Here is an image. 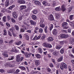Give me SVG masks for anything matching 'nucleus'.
<instances>
[{"mask_svg": "<svg viewBox=\"0 0 74 74\" xmlns=\"http://www.w3.org/2000/svg\"><path fill=\"white\" fill-rule=\"evenodd\" d=\"M60 36V37L62 38H68L69 37V35L68 34H61Z\"/></svg>", "mask_w": 74, "mask_h": 74, "instance_id": "obj_5", "label": "nucleus"}, {"mask_svg": "<svg viewBox=\"0 0 74 74\" xmlns=\"http://www.w3.org/2000/svg\"><path fill=\"white\" fill-rule=\"evenodd\" d=\"M37 36L35 35V36L33 38V40H37Z\"/></svg>", "mask_w": 74, "mask_h": 74, "instance_id": "obj_63", "label": "nucleus"}, {"mask_svg": "<svg viewBox=\"0 0 74 74\" xmlns=\"http://www.w3.org/2000/svg\"><path fill=\"white\" fill-rule=\"evenodd\" d=\"M30 22L31 25L32 26H36V22L34 21H33V20H31L30 21Z\"/></svg>", "mask_w": 74, "mask_h": 74, "instance_id": "obj_11", "label": "nucleus"}, {"mask_svg": "<svg viewBox=\"0 0 74 74\" xmlns=\"http://www.w3.org/2000/svg\"><path fill=\"white\" fill-rule=\"evenodd\" d=\"M52 33L54 36H56L58 34V30L56 29H54L52 30Z\"/></svg>", "mask_w": 74, "mask_h": 74, "instance_id": "obj_8", "label": "nucleus"}, {"mask_svg": "<svg viewBox=\"0 0 74 74\" xmlns=\"http://www.w3.org/2000/svg\"><path fill=\"white\" fill-rule=\"evenodd\" d=\"M38 51L40 53H42L43 52L42 49L41 48H39L38 49Z\"/></svg>", "mask_w": 74, "mask_h": 74, "instance_id": "obj_32", "label": "nucleus"}, {"mask_svg": "<svg viewBox=\"0 0 74 74\" xmlns=\"http://www.w3.org/2000/svg\"><path fill=\"white\" fill-rule=\"evenodd\" d=\"M3 36H6L7 35V31L6 30V29H4L2 33Z\"/></svg>", "mask_w": 74, "mask_h": 74, "instance_id": "obj_22", "label": "nucleus"}, {"mask_svg": "<svg viewBox=\"0 0 74 74\" xmlns=\"http://www.w3.org/2000/svg\"><path fill=\"white\" fill-rule=\"evenodd\" d=\"M18 2L20 4H25L26 3L25 0H18Z\"/></svg>", "mask_w": 74, "mask_h": 74, "instance_id": "obj_20", "label": "nucleus"}, {"mask_svg": "<svg viewBox=\"0 0 74 74\" xmlns=\"http://www.w3.org/2000/svg\"><path fill=\"white\" fill-rule=\"evenodd\" d=\"M20 58H21L20 55L18 54L16 56V60L17 62H20Z\"/></svg>", "mask_w": 74, "mask_h": 74, "instance_id": "obj_9", "label": "nucleus"}, {"mask_svg": "<svg viewBox=\"0 0 74 74\" xmlns=\"http://www.w3.org/2000/svg\"><path fill=\"white\" fill-rule=\"evenodd\" d=\"M11 52H15L16 53L18 52V50L16 49V47H14L12 48V49L11 51Z\"/></svg>", "mask_w": 74, "mask_h": 74, "instance_id": "obj_12", "label": "nucleus"}, {"mask_svg": "<svg viewBox=\"0 0 74 74\" xmlns=\"http://www.w3.org/2000/svg\"><path fill=\"white\" fill-rule=\"evenodd\" d=\"M10 62H8L5 63V66H9L10 67H13V66L11 64Z\"/></svg>", "mask_w": 74, "mask_h": 74, "instance_id": "obj_18", "label": "nucleus"}, {"mask_svg": "<svg viewBox=\"0 0 74 74\" xmlns=\"http://www.w3.org/2000/svg\"><path fill=\"white\" fill-rule=\"evenodd\" d=\"M26 8V6L24 5H21L19 8V11H21L23 10V9H25V8Z\"/></svg>", "mask_w": 74, "mask_h": 74, "instance_id": "obj_10", "label": "nucleus"}, {"mask_svg": "<svg viewBox=\"0 0 74 74\" xmlns=\"http://www.w3.org/2000/svg\"><path fill=\"white\" fill-rule=\"evenodd\" d=\"M26 37V40H27V41H29V36L27 35H26L25 36Z\"/></svg>", "mask_w": 74, "mask_h": 74, "instance_id": "obj_54", "label": "nucleus"}, {"mask_svg": "<svg viewBox=\"0 0 74 74\" xmlns=\"http://www.w3.org/2000/svg\"><path fill=\"white\" fill-rule=\"evenodd\" d=\"M14 27L16 30H19V26L18 25H15Z\"/></svg>", "mask_w": 74, "mask_h": 74, "instance_id": "obj_36", "label": "nucleus"}, {"mask_svg": "<svg viewBox=\"0 0 74 74\" xmlns=\"http://www.w3.org/2000/svg\"><path fill=\"white\" fill-rule=\"evenodd\" d=\"M65 43V41H62L61 42H60V44L61 45H64V44Z\"/></svg>", "mask_w": 74, "mask_h": 74, "instance_id": "obj_49", "label": "nucleus"}, {"mask_svg": "<svg viewBox=\"0 0 74 74\" xmlns=\"http://www.w3.org/2000/svg\"><path fill=\"white\" fill-rule=\"evenodd\" d=\"M42 46L46 48H51L52 47V45L51 44L47 42H43L42 44Z\"/></svg>", "mask_w": 74, "mask_h": 74, "instance_id": "obj_1", "label": "nucleus"}, {"mask_svg": "<svg viewBox=\"0 0 74 74\" xmlns=\"http://www.w3.org/2000/svg\"><path fill=\"white\" fill-rule=\"evenodd\" d=\"M64 49L62 48L60 50V53H61L62 54H63L64 53Z\"/></svg>", "mask_w": 74, "mask_h": 74, "instance_id": "obj_45", "label": "nucleus"}, {"mask_svg": "<svg viewBox=\"0 0 74 74\" xmlns=\"http://www.w3.org/2000/svg\"><path fill=\"white\" fill-rule=\"evenodd\" d=\"M52 3L53 4V5H56V2L54 1H53L52 2Z\"/></svg>", "mask_w": 74, "mask_h": 74, "instance_id": "obj_58", "label": "nucleus"}, {"mask_svg": "<svg viewBox=\"0 0 74 74\" xmlns=\"http://www.w3.org/2000/svg\"><path fill=\"white\" fill-rule=\"evenodd\" d=\"M47 28H48V27L47 26L45 27V33H48V30L47 29Z\"/></svg>", "mask_w": 74, "mask_h": 74, "instance_id": "obj_42", "label": "nucleus"}, {"mask_svg": "<svg viewBox=\"0 0 74 74\" xmlns=\"http://www.w3.org/2000/svg\"><path fill=\"white\" fill-rule=\"evenodd\" d=\"M70 42L71 43H73L74 42V38H73L70 39Z\"/></svg>", "mask_w": 74, "mask_h": 74, "instance_id": "obj_47", "label": "nucleus"}, {"mask_svg": "<svg viewBox=\"0 0 74 74\" xmlns=\"http://www.w3.org/2000/svg\"><path fill=\"white\" fill-rule=\"evenodd\" d=\"M35 64L36 66H38L40 64V61L39 60H36L35 61Z\"/></svg>", "mask_w": 74, "mask_h": 74, "instance_id": "obj_7", "label": "nucleus"}, {"mask_svg": "<svg viewBox=\"0 0 74 74\" xmlns=\"http://www.w3.org/2000/svg\"><path fill=\"white\" fill-rule=\"evenodd\" d=\"M19 68H20V69H21L22 70H26V68H25V67L24 66H19Z\"/></svg>", "mask_w": 74, "mask_h": 74, "instance_id": "obj_40", "label": "nucleus"}, {"mask_svg": "<svg viewBox=\"0 0 74 74\" xmlns=\"http://www.w3.org/2000/svg\"><path fill=\"white\" fill-rule=\"evenodd\" d=\"M15 5H13L12 6L8 8V10H11L12 8H13L14 7H15Z\"/></svg>", "mask_w": 74, "mask_h": 74, "instance_id": "obj_43", "label": "nucleus"}, {"mask_svg": "<svg viewBox=\"0 0 74 74\" xmlns=\"http://www.w3.org/2000/svg\"><path fill=\"white\" fill-rule=\"evenodd\" d=\"M32 18L34 20H36V19H37V17L34 14H33L32 16Z\"/></svg>", "mask_w": 74, "mask_h": 74, "instance_id": "obj_31", "label": "nucleus"}, {"mask_svg": "<svg viewBox=\"0 0 74 74\" xmlns=\"http://www.w3.org/2000/svg\"><path fill=\"white\" fill-rule=\"evenodd\" d=\"M14 59V56H11L8 59V60H12Z\"/></svg>", "mask_w": 74, "mask_h": 74, "instance_id": "obj_24", "label": "nucleus"}, {"mask_svg": "<svg viewBox=\"0 0 74 74\" xmlns=\"http://www.w3.org/2000/svg\"><path fill=\"white\" fill-rule=\"evenodd\" d=\"M38 32L39 33H40V34L42 33L43 32V29L41 28L39 29Z\"/></svg>", "mask_w": 74, "mask_h": 74, "instance_id": "obj_33", "label": "nucleus"}, {"mask_svg": "<svg viewBox=\"0 0 74 74\" xmlns=\"http://www.w3.org/2000/svg\"><path fill=\"white\" fill-rule=\"evenodd\" d=\"M53 55L55 56V57H58V54H59V53H58V51H54L53 53Z\"/></svg>", "mask_w": 74, "mask_h": 74, "instance_id": "obj_19", "label": "nucleus"}, {"mask_svg": "<svg viewBox=\"0 0 74 74\" xmlns=\"http://www.w3.org/2000/svg\"><path fill=\"white\" fill-rule=\"evenodd\" d=\"M34 3L36 5H39V6L41 5V3L38 1H35Z\"/></svg>", "mask_w": 74, "mask_h": 74, "instance_id": "obj_16", "label": "nucleus"}, {"mask_svg": "<svg viewBox=\"0 0 74 74\" xmlns=\"http://www.w3.org/2000/svg\"><path fill=\"white\" fill-rule=\"evenodd\" d=\"M8 34L9 36H10V37H12V34L11 32L10 31H8Z\"/></svg>", "mask_w": 74, "mask_h": 74, "instance_id": "obj_53", "label": "nucleus"}, {"mask_svg": "<svg viewBox=\"0 0 74 74\" xmlns=\"http://www.w3.org/2000/svg\"><path fill=\"white\" fill-rule=\"evenodd\" d=\"M61 10L63 12H64L66 10V8H65V6L64 5H63L61 6Z\"/></svg>", "mask_w": 74, "mask_h": 74, "instance_id": "obj_13", "label": "nucleus"}, {"mask_svg": "<svg viewBox=\"0 0 74 74\" xmlns=\"http://www.w3.org/2000/svg\"><path fill=\"white\" fill-rule=\"evenodd\" d=\"M42 4L45 6H46L47 4V2L46 1H44L42 2Z\"/></svg>", "mask_w": 74, "mask_h": 74, "instance_id": "obj_44", "label": "nucleus"}, {"mask_svg": "<svg viewBox=\"0 0 74 74\" xmlns=\"http://www.w3.org/2000/svg\"><path fill=\"white\" fill-rule=\"evenodd\" d=\"M47 70L48 73H50L51 71V69L47 67Z\"/></svg>", "mask_w": 74, "mask_h": 74, "instance_id": "obj_51", "label": "nucleus"}, {"mask_svg": "<svg viewBox=\"0 0 74 74\" xmlns=\"http://www.w3.org/2000/svg\"><path fill=\"white\" fill-rule=\"evenodd\" d=\"M72 10V8L71 7H70L68 9V12H70Z\"/></svg>", "mask_w": 74, "mask_h": 74, "instance_id": "obj_52", "label": "nucleus"}, {"mask_svg": "<svg viewBox=\"0 0 74 74\" xmlns=\"http://www.w3.org/2000/svg\"><path fill=\"white\" fill-rule=\"evenodd\" d=\"M55 26L56 29H59V28L60 27V25H59V24L58 23L57 24V25H56V23H55Z\"/></svg>", "mask_w": 74, "mask_h": 74, "instance_id": "obj_34", "label": "nucleus"}, {"mask_svg": "<svg viewBox=\"0 0 74 74\" xmlns=\"http://www.w3.org/2000/svg\"><path fill=\"white\" fill-rule=\"evenodd\" d=\"M2 55L4 56V58H7L8 57V55L5 52H4L2 53Z\"/></svg>", "mask_w": 74, "mask_h": 74, "instance_id": "obj_27", "label": "nucleus"}, {"mask_svg": "<svg viewBox=\"0 0 74 74\" xmlns=\"http://www.w3.org/2000/svg\"><path fill=\"white\" fill-rule=\"evenodd\" d=\"M73 16H74V15H71L69 16V19L70 20H72L73 19Z\"/></svg>", "mask_w": 74, "mask_h": 74, "instance_id": "obj_48", "label": "nucleus"}, {"mask_svg": "<svg viewBox=\"0 0 74 74\" xmlns=\"http://www.w3.org/2000/svg\"><path fill=\"white\" fill-rule=\"evenodd\" d=\"M12 15L15 19H16L18 17V15L16 14V12H14L12 13Z\"/></svg>", "mask_w": 74, "mask_h": 74, "instance_id": "obj_15", "label": "nucleus"}, {"mask_svg": "<svg viewBox=\"0 0 74 74\" xmlns=\"http://www.w3.org/2000/svg\"><path fill=\"white\" fill-rule=\"evenodd\" d=\"M35 56L38 59H40L41 58V55L39 54H37L35 55Z\"/></svg>", "mask_w": 74, "mask_h": 74, "instance_id": "obj_38", "label": "nucleus"}, {"mask_svg": "<svg viewBox=\"0 0 74 74\" xmlns=\"http://www.w3.org/2000/svg\"><path fill=\"white\" fill-rule=\"evenodd\" d=\"M39 29V28L38 27H35V30H34V32L35 33H37L38 30Z\"/></svg>", "mask_w": 74, "mask_h": 74, "instance_id": "obj_26", "label": "nucleus"}, {"mask_svg": "<svg viewBox=\"0 0 74 74\" xmlns=\"http://www.w3.org/2000/svg\"><path fill=\"white\" fill-rule=\"evenodd\" d=\"M62 33H68V32H67V30H62Z\"/></svg>", "mask_w": 74, "mask_h": 74, "instance_id": "obj_60", "label": "nucleus"}, {"mask_svg": "<svg viewBox=\"0 0 74 74\" xmlns=\"http://www.w3.org/2000/svg\"><path fill=\"white\" fill-rule=\"evenodd\" d=\"M11 20L12 23H15V22H16V21H15V20L13 18H12Z\"/></svg>", "mask_w": 74, "mask_h": 74, "instance_id": "obj_55", "label": "nucleus"}, {"mask_svg": "<svg viewBox=\"0 0 74 74\" xmlns=\"http://www.w3.org/2000/svg\"><path fill=\"white\" fill-rule=\"evenodd\" d=\"M53 38L52 37H49L47 38V40L48 42H51L53 41Z\"/></svg>", "mask_w": 74, "mask_h": 74, "instance_id": "obj_17", "label": "nucleus"}, {"mask_svg": "<svg viewBox=\"0 0 74 74\" xmlns=\"http://www.w3.org/2000/svg\"><path fill=\"white\" fill-rule=\"evenodd\" d=\"M62 27H64L63 29H67L69 28V26H68V23L67 22H64L62 24Z\"/></svg>", "mask_w": 74, "mask_h": 74, "instance_id": "obj_3", "label": "nucleus"}, {"mask_svg": "<svg viewBox=\"0 0 74 74\" xmlns=\"http://www.w3.org/2000/svg\"><path fill=\"white\" fill-rule=\"evenodd\" d=\"M49 66L50 67H53V65L52 63H50L49 64Z\"/></svg>", "mask_w": 74, "mask_h": 74, "instance_id": "obj_62", "label": "nucleus"}, {"mask_svg": "<svg viewBox=\"0 0 74 74\" xmlns=\"http://www.w3.org/2000/svg\"><path fill=\"white\" fill-rule=\"evenodd\" d=\"M9 30H10V32H11L12 33L15 32V28H10L9 29Z\"/></svg>", "mask_w": 74, "mask_h": 74, "instance_id": "obj_30", "label": "nucleus"}, {"mask_svg": "<svg viewBox=\"0 0 74 74\" xmlns=\"http://www.w3.org/2000/svg\"><path fill=\"white\" fill-rule=\"evenodd\" d=\"M45 25L44 24H40V27L44 29L45 27Z\"/></svg>", "mask_w": 74, "mask_h": 74, "instance_id": "obj_41", "label": "nucleus"}, {"mask_svg": "<svg viewBox=\"0 0 74 74\" xmlns=\"http://www.w3.org/2000/svg\"><path fill=\"white\" fill-rule=\"evenodd\" d=\"M48 19L50 21H53L54 20V17H53V15L52 14H50Z\"/></svg>", "mask_w": 74, "mask_h": 74, "instance_id": "obj_6", "label": "nucleus"}, {"mask_svg": "<svg viewBox=\"0 0 74 74\" xmlns=\"http://www.w3.org/2000/svg\"><path fill=\"white\" fill-rule=\"evenodd\" d=\"M3 22H6V16H5L3 17Z\"/></svg>", "mask_w": 74, "mask_h": 74, "instance_id": "obj_50", "label": "nucleus"}, {"mask_svg": "<svg viewBox=\"0 0 74 74\" xmlns=\"http://www.w3.org/2000/svg\"><path fill=\"white\" fill-rule=\"evenodd\" d=\"M15 44H16V45H20L22 44V42L21 41H18L15 42Z\"/></svg>", "mask_w": 74, "mask_h": 74, "instance_id": "obj_28", "label": "nucleus"}, {"mask_svg": "<svg viewBox=\"0 0 74 74\" xmlns=\"http://www.w3.org/2000/svg\"><path fill=\"white\" fill-rule=\"evenodd\" d=\"M53 28V25L52 24H51L49 27V30L50 31H51L52 30V29Z\"/></svg>", "mask_w": 74, "mask_h": 74, "instance_id": "obj_29", "label": "nucleus"}, {"mask_svg": "<svg viewBox=\"0 0 74 74\" xmlns=\"http://www.w3.org/2000/svg\"><path fill=\"white\" fill-rule=\"evenodd\" d=\"M55 10L56 11H61V9L60 8V6L59 7H57L55 8Z\"/></svg>", "mask_w": 74, "mask_h": 74, "instance_id": "obj_37", "label": "nucleus"}, {"mask_svg": "<svg viewBox=\"0 0 74 74\" xmlns=\"http://www.w3.org/2000/svg\"><path fill=\"white\" fill-rule=\"evenodd\" d=\"M39 73V71H34L33 72V74H37V73Z\"/></svg>", "mask_w": 74, "mask_h": 74, "instance_id": "obj_64", "label": "nucleus"}, {"mask_svg": "<svg viewBox=\"0 0 74 74\" xmlns=\"http://www.w3.org/2000/svg\"><path fill=\"white\" fill-rule=\"evenodd\" d=\"M14 71H15L14 70V69H12L9 70V73H14Z\"/></svg>", "mask_w": 74, "mask_h": 74, "instance_id": "obj_35", "label": "nucleus"}, {"mask_svg": "<svg viewBox=\"0 0 74 74\" xmlns=\"http://www.w3.org/2000/svg\"><path fill=\"white\" fill-rule=\"evenodd\" d=\"M6 25L7 27H10V24H9L8 23V22H7L6 23Z\"/></svg>", "mask_w": 74, "mask_h": 74, "instance_id": "obj_57", "label": "nucleus"}, {"mask_svg": "<svg viewBox=\"0 0 74 74\" xmlns=\"http://www.w3.org/2000/svg\"><path fill=\"white\" fill-rule=\"evenodd\" d=\"M5 72V71L3 69H0V73H4Z\"/></svg>", "mask_w": 74, "mask_h": 74, "instance_id": "obj_59", "label": "nucleus"}, {"mask_svg": "<svg viewBox=\"0 0 74 74\" xmlns=\"http://www.w3.org/2000/svg\"><path fill=\"white\" fill-rule=\"evenodd\" d=\"M10 5V2L9 0H6L5 2V6L6 7H8Z\"/></svg>", "mask_w": 74, "mask_h": 74, "instance_id": "obj_14", "label": "nucleus"}, {"mask_svg": "<svg viewBox=\"0 0 74 74\" xmlns=\"http://www.w3.org/2000/svg\"><path fill=\"white\" fill-rule=\"evenodd\" d=\"M45 38V36H43L42 37L41 39L42 40V41H44Z\"/></svg>", "mask_w": 74, "mask_h": 74, "instance_id": "obj_56", "label": "nucleus"}, {"mask_svg": "<svg viewBox=\"0 0 74 74\" xmlns=\"http://www.w3.org/2000/svg\"><path fill=\"white\" fill-rule=\"evenodd\" d=\"M13 41H14V40H10V41L9 42V44H8L9 45H12L13 43Z\"/></svg>", "mask_w": 74, "mask_h": 74, "instance_id": "obj_46", "label": "nucleus"}, {"mask_svg": "<svg viewBox=\"0 0 74 74\" xmlns=\"http://www.w3.org/2000/svg\"><path fill=\"white\" fill-rule=\"evenodd\" d=\"M25 29H24L23 28H21L20 32H25Z\"/></svg>", "mask_w": 74, "mask_h": 74, "instance_id": "obj_61", "label": "nucleus"}, {"mask_svg": "<svg viewBox=\"0 0 74 74\" xmlns=\"http://www.w3.org/2000/svg\"><path fill=\"white\" fill-rule=\"evenodd\" d=\"M67 68V65L64 62H62L61 63V65H60V69L61 70H64V69H66Z\"/></svg>", "mask_w": 74, "mask_h": 74, "instance_id": "obj_2", "label": "nucleus"}, {"mask_svg": "<svg viewBox=\"0 0 74 74\" xmlns=\"http://www.w3.org/2000/svg\"><path fill=\"white\" fill-rule=\"evenodd\" d=\"M32 54V53H28L27 52H25L24 55L26 58H29L30 57V56Z\"/></svg>", "mask_w": 74, "mask_h": 74, "instance_id": "obj_4", "label": "nucleus"}, {"mask_svg": "<svg viewBox=\"0 0 74 74\" xmlns=\"http://www.w3.org/2000/svg\"><path fill=\"white\" fill-rule=\"evenodd\" d=\"M12 34L13 37H16V36H17V34H16V33L15 32L12 33Z\"/></svg>", "mask_w": 74, "mask_h": 74, "instance_id": "obj_39", "label": "nucleus"}, {"mask_svg": "<svg viewBox=\"0 0 74 74\" xmlns=\"http://www.w3.org/2000/svg\"><path fill=\"white\" fill-rule=\"evenodd\" d=\"M62 45H56V49H60L61 48H62Z\"/></svg>", "mask_w": 74, "mask_h": 74, "instance_id": "obj_23", "label": "nucleus"}, {"mask_svg": "<svg viewBox=\"0 0 74 74\" xmlns=\"http://www.w3.org/2000/svg\"><path fill=\"white\" fill-rule=\"evenodd\" d=\"M63 56H60L58 60V62H60L63 60Z\"/></svg>", "mask_w": 74, "mask_h": 74, "instance_id": "obj_21", "label": "nucleus"}, {"mask_svg": "<svg viewBox=\"0 0 74 74\" xmlns=\"http://www.w3.org/2000/svg\"><path fill=\"white\" fill-rule=\"evenodd\" d=\"M27 26V23H26L25 22L24 23V24L22 25V27L23 28H24L25 29H26V27Z\"/></svg>", "mask_w": 74, "mask_h": 74, "instance_id": "obj_25", "label": "nucleus"}]
</instances>
